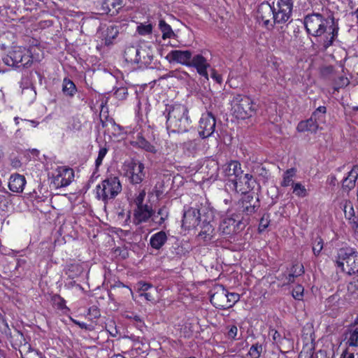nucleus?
Here are the masks:
<instances>
[{"label":"nucleus","mask_w":358,"mask_h":358,"mask_svg":"<svg viewBox=\"0 0 358 358\" xmlns=\"http://www.w3.org/2000/svg\"><path fill=\"white\" fill-rule=\"evenodd\" d=\"M303 24L308 34L317 39L324 50L331 46L338 34L337 29L322 15L313 13L306 15Z\"/></svg>","instance_id":"nucleus-1"},{"label":"nucleus","mask_w":358,"mask_h":358,"mask_svg":"<svg viewBox=\"0 0 358 358\" xmlns=\"http://www.w3.org/2000/svg\"><path fill=\"white\" fill-rule=\"evenodd\" d=\"M187 113V110L184 105H166L163 115L166 118L167 129L178 132L186 131L189 124Z\"/></svg>","instance_id":"nucleus-2"},{"label":"nucleus","mask_w":358,"mask_h":358,"mask_svg":"<svg viewBox=\"0 0 358 358\" xmlns=\"http://www.w3.org/2000/svg\"><path fill=\"white\" fill-rule=\"evenodd\" d=\"M336 266L343 272L352 275L358 272V252L351 247L338 249L336 256Z\"/></svg>","instance_id":"nucleus-3"},{"label":"nucleus","mask_w":358,"mask_h":358,"mask_svg":"<svg viewBox=\"0 0 358 358\" xmlns=\"http://www.w3.org/2000/svg\"><path fill=\"white\" fill-rule=\"evenodd\" d=\"M231 111L237 119L245 120L252 116L256 110L252 100L248 96L236 94L231 100Z\"/></svg>","instance_id":"nucleus-4"},{"label":"nucleus","mask_w":358,"mask_h":358,"mask_svg":"<svg viewBox=\"0 0 358 358\" xmlns=\"http://www.w3.org/2000/svg\"><path fill=\"white\" fill-rule=\"evenodd\" d=\"M122 185L117 176H110L96 186V196L105 203L113 200L122 191Z\"/></svg>","instance_id":"nucleus-5"},{"label":"nucleus","mask_w":358,"mask_h":358,"mask_svg":"<svg viewBox=\"0 0 358 358\" xmlns=\"http://www.w3.org/2000/svg\"><path fill=\"white\" fill-rule=\"evenodd\" d=\"M166 59L170 63H180L194 68L199 75H201V54L192 56L189 50H174L168 53Z\"/></svg>","instance_id":"nucleus-6"},{"label":"nucleus","mask_w":358,"mask_h":358,"mask_svg":"<svg viewBox=\"0 0 358 358\" xmlns=\"http://www.w3.org/2000/svg\"><path fill=\"white\" fill-rule=\"evenodd\" d=\"M3 62L10 66L28 67L32 64V57L29 50L24 47H14L8 54L3 58Z\"/></svg>","instance_id":"nucleus-7"},{"label":"nucleus","mask_w":358,"mask_h":358,"mask_svg":"<svg viewBox=\"0 0 358 358\" xmlns=\"http://www.w3.org/2000/svg\"><path fill=\"white\" fill-rule=\"evenodd\" d=\"M292 7V0H277L276 3H273V21L276 22V24L287 22L291 17Z\"/></svg>","instance_id":"nucleus-8"},{"label":"nucleus","mask_w":358,"mask_h":358,"mask_svg":"<svg viewBox=\"0 0 358 358\" xmlns=\"http://www.w3.org/2000/svg\"><path fill=\"white\" fill-rule=\"evenodd\" d=\"M126 176L131 184L141 183L145 176L144 164L138 161L131 162L127 166Z\"/></svg>","instance_id":"nucleus-9"},{"label":"nucleus","mask_w":358,"mask_h":358,"mask_svg":"<svg viewBox=\"0 0 358 358\" xmlns=\"http://www.w3.org/2000/svg\"><path fill=\"white\" fill-rule=\"evenodd\" d=\"M74 178V171L72 169L66 166H58L55 170L53 183L56 187H66L72 182Z\"/></svg>","instance_id":"nucleus-10"},{"label":"nucleus","mask_w":358,"mask_h":358,"mask_svg":"<svg viewBox=\"0 0 358 358\" xmlns=\"http://www.w3.org/2000/svg\"><path fill=\"white\" fill-rule=\"evenodd\" d=\"M211 303L219 309H227V289L221 285H215L210 292Z\"/></svg>","instance_id":"nucleus-11"},{"label":"nucleus","mask_w":358,"mask_h":358,"mask_svg":"<svg viewBox=\"0 0 358 358\" xmlns=\"http://www.w3.org/2000/svg\"><path fill=\"white\" fill-rule=\"evenodd\" d=\"M242 171L240 162L236 160H232L222 167V174L228 182H231L229 185H231L236 180H237L238 176L242 173Z\"/></svg>","instance_id":"nucleus-12"},{"label":"nucleus","mask_w":358,"mask_h":358,"mask_svg":"<svg viewBox=\"0 0 358 358\" xmlns=\"http://www.w3.org/2000/svg\"><path fill=\"white\" fill-rule=\"evenodd\" d=\"M254 181L252 180V176L249 173H241L237 180L234 181L231 185V188L237 192H241L242 194L246 193L253 188Z\"/></svg>","instance_id":"nucleus-13"},{"label":"nucleus","mask_w":358,"mask_h":358,"mask_svg":"<svg viewBox=\"0 0 358 358\" xmlns=\"http://www.w3.org/2000/svg\"><path fill=\"white\" fill-rule=\"evenodd\" d=\"M201 221V213L199 208L189 207L184 210L182 227L189 229L198 226Z\"/></svg>","instance_id":"nucleus-14"},{"label":"nucleus","mask_w":358,"mask_h":358,"mask_svg":"<svg viewBox=\"0 0 358 358\" xmlns=\"http://www.w3.org/2000/svg\"><path fill=\"white\" fill-rule=\"evenodd\" d=\"M303 273V266L301 264L296 263L285 273L280 274L278 276V280L281 282L282 286H285L293 282L295 278L302 275Z\"/></svg>","instance_id":"nucleus-15"},{"label":"nucleus","mask_w":358,"mask_h":358,"mask_svg":"<svg viewBox=\"0 0 358 358\" xmlns=\"http://www.w3.org/2000/svg\"><path fill=\"white\" fill-rule=\"evenodd\" d=\"M274 14V11L273 9V6L270 5L268 3H262L258 8L257 10V17L261 20L263 24L267 27L271 28L276 24V22H274L273 20V15Z\"/></svg>","instance_id":"nucleus-16"},{"label":"nucleus","mask_w":358,"mask_h":358,"mask_svg":"<svg viewBox=\"0 0 358 358\" xmlns=\"http://www.w3.org/2000/svg\"><path fill=\"white\" fill-rule=\"evenodd\" d=\"M154 210L151 207L145 204L144 206L136 207L134 210L133 222L135 225H139L143 222H146L150 218H152Z\"/></svg>","instance_id":"nucleus-17"},{"label":"nucleus","mask_w":358,"mask_h":358,"mask_svg":"<svg viewBox=\"0 0 358 358\" xmlns=\"http://www.w3.org/2000/svg\"><path fill=\"white\" fill-rule=\"evenodd\" d=\"M215 215L216 213L214 208L210 206V204H207V206H205L204 212L203 213V230L206 227L207 229L205 230V232L208 233V234H210L213 231V225Z\"/></svg>","instance_id":"nucleus-18"},{"label":"nucleus","mask_w":358,"mask_h":358,"mask_svg":"<svg viewBox=\"0 0 358 358\" xmlns=\"http://www.w3.org/2000/svg\"><path fill=\"white\" fill-rule=\"evenodd\" d=\"M241 224V220L238 215H230L222 218L220 222V229L225 234H230L234 230L235 226L237 227Z\"/></svg>","instance_id":"nucleus-19"},{"label":"nucleus","mask_w":358,"mask_h":358,"mask_svg":"<svg viewBox=\"0 0 358 358\" xmlns=\"http://www.w3.org/2000/svg\"><path fill=\"white\" fill-rule=\"evenodd\" d=\"M26 184L24 176L15 173L12 174L9 179L8 187L13 192H22Z\"/></svg>","instance_id":"nucleus-20"},{"label":"nucleus","mask_w":358,"mask_h":358,"mask_svg":"<svg viewBox=\"0 0 358 358\" xmlns=\"http://www.w3.org/2000/svg\"><path fill=\"white\" fill-rule=\"evenodd\" d=\"M131 145L153 154L157 151L155 146L145 139L142 132L137 134L136 140L131 142Z\"/></svg>","instance_id":"nucleus-21"},{"label":"nucleus","mask_w":358,"mask_h":358,"mask_svg":"<svg viewBox=\"0 0 358 358\" xmlns=\"http://www.w3.org/2000/svg\"><path fill=\"white\" fill-rule=\"evenodd\" d=\"M206 166V169H208L206 171V176H203V182H204V179L206 180H215L218 176V163L213 159H208L204 162Z\"/></svg>","instance_id":"nucleus-22"},{"label":"nucleus","mask_w":358,"mask_h":358,"mask_svg":"<svg viewBox=\"0 0 358 358\" xmlns=\"http://www.w3.org/2000/svg\"><path fill=\"white\" fill-rule=\"evenodd\" d=\"M152 59L153 54L151 48L146 46H140L137 62V64L140 65V67L150 65Z\"/></svg>","instance_id":"nucleus-23"},{"label":"nucleus","mask_w":358,"mask_h":358,"mask_svg":"<svg viewBox=\"0 0 358 358\" xmlns=\"http://www.w3.org/2000/svg\"><path fill=\"white\" fill-rule=\"evenodd\" d=\"M123 0H100V10L103 14H108L113 9L117 13L122 7Z\"/></svg>","instance_id":"nucleus-24"},{"label":"nucleus","mask_w":358,"mask_h":358,"mask_svg":"<svg viewBox=\"0 0 358 358\" xmlns=\"http://www.w3.org/2000/svg\"><path fill=\"white\" fill-rule=\"evenodd\" d=\"M345 217L352 224L355 229H358V217L355 216V210L350 201H345L343 205Z\"/></svg>","instance_id":"nucleus-25"},{"label":"nucleus","mask_w":358,"mask_h":358,"mask_svg":"<svg viewBox=\"0 0 358 358\" xmlns=\"http://www.w3.org/2000/svg\"><path fill=\"white\" fill-rule=\"evenodd\" d=\"M4 332L7 336H10L12 345L15 349L27 343L23 334L17 329H15L13 334H11L10 331L9 333L8 330H4Z\"/></svg>","instance_id":"nucleus-26"},{"label":"nucleus","mask_w":358,"mask_h":358,"mask_svg":"<svg viewBox=\"0 0 358 358\" xmlns=\"http://www.w3.org/2000/svg\"><path fill=\"white\" fill-rule=\"evenodd\" d=\"M215 117L212 113H208L204 127H203V138H207L213 134L215 127Z\"/></svg>","instance_id":"nucleus-27"},{"label":"nucleus","mask_w":358,"mask_h":358,"mask_svg":"<svg viewBox=\"0 0 358 358\" xmlns=\"http://www.w3.org/2000/svg\"><path fill=\"white\" fill-rule=\"evenodd\" d=\"M119 34V29L118 27L115 25L108 26L106 30L103 31L102 36L103 40L104 41V44L106 45H109L113 43V41L117 36Z\"/></svg>","instance_id":"nucleus-28"},{"label":"nucleus","mask_w":358,"mask_h":358,"mask_svg":"<svg viewBox=\"0 0 358 358\" xmlns=\"http://www.w3.org/2000/svg\"><path fill=\"white\" fill-rule=\"evenodd\" d=\"M167 236L164 231H160L153 234L150 239V244L152 248L159 250L166 242Z\"/></svg>","instance_id":"nucleus-29"},{"label":"nucleus","mask_w":358,"mask_h":358,"mask_svg":"<svg viewBox=\"0 0 358 358\" xmlns=\"http://www.w3.org/2000/svg\"><path fill=\"white\" fill-rule=\"evenodd\" d=\"M139 47L130 45L126 48L124 50V59L126 62L131 64H137Z\"/></svg>","instance_id":"nucleus-30"},{"label":"nucleus","mask_w":358,"mask_h":358,"mask_svg":"<svg viewBox=\"0 0 358 358\" xmlns=\"http://www.w3.org/2000/svg\"><path fill=\"white\" fill-rule=\"evenodd\" d=\"M345 299L349 301L358 299V280L352 281L348 285Z\"/></svg>","instance_id":"nucleus-31"},{"label":"nucleus","mask_w":358,"mask_h":358,"mask_svg":"<svg viewBox=\"0 0 358 358\" xmlns=\"http://www.w3.org/2000/svg\"><path fill=\"white\" fill-rule=\"evenodd\" d=\"M157 215L154 214L153 217L152 218V222L155 224L162 226L164 222L168 220L169 216V208L166 206H163L159 208L157 212Z\"/></svg>","instance_id":"nucleus-32"},{"label":"nucleus","mask_w":358,"mask_h":358,"mask_svg":"<svg viewBox=\"0 0 358 358\" xmlns=\"http://www.w3.org/2000/svg\"><path fill=\"white\" fill-rule=\"evenodd\" d=\"M209 66L206 64L204 59H203V78H205L206 80H208V77H210L217 83L220 84L222 82V76L218 74L213 69L208 68Z\"/></svg>","instance_id":"nucleus-33"},{"label":"nucleus","mask_w":358,"mask_h":358,"mask_svg":"<svg viewBox=\"0 0 358 358\" xmlns=\"http://www.w3.org/2000/svg\"><path fill=\"white\" fill-rule=\"evenodd\" d=\"M296 169L291 168L286 170L282 175V180L281 181V186L287 187L288 186H292L296 182H294L293 178L296 174Z\"/></svg>","instance_id":"nucleus-34"},{"label":"nucleus","mask_w":358,"mask_h":358,"mask_svg":"<svg viewBox=\"0 0 358 358\" xmlns=\"http://www.w3.org/2000/svg\"><path fill=\"white\" fill-rule=\"evenodd\" d=\"M268 336L271 337L273 343L276 345L279 348L283 345L285 341L289 343V339H287L285 336H282L277 330L271 327L269 329Z\"/></svg>","instance_id":"nucleus-35"},{"label":"nucleus","mask_w":358,"mask_h":358,"mask_svg":"<svg viewBox=\"0 0 358 358\" xmlns=\"http://www.w3.org/2000/svg\"><path fill=\"white\" fill-rule=\"evenodd\" d=\"M76 91L77 88L74 83L71 80L65 78L62 83V92L64 94L70 97H73Z\"/></svg>","instance_id":"nucleus-36"},{"label":"nucleus","mask_w":358,"mask_h":358,"mask_svg":"<svg viewBox=\"0 0 358 358\" xmlns=\"http://www.w3.org/2000/svg\"><path fill=\"white\" fill-rule=\"evenodd\" d=\"M358 173L356 171L352 170L348 173L347 177L343 180V187L346 189H352L355 186Z\"/></svg>","instance_id":"nucleus-37"},{"label":"nucleus","mask_w":358,"mask_h":358,"mask_svg":"<svg viewBox=\"0 0 358 358\" xmlns=\"http://www.w3.org/2000/svg\"><path fill=\"white\" fill-rule=\"evenodd\" d=\"M318 129L317 123L311 117L306 121H301L297 126V129L299 131L316 132Z\"/></svg>","instance_id":"nucleus-38"},{"label":"nucleus","mask_w":358,"mask_h":358,"mask_svg":"<svg viewBox=\"0 0 358 358\" xmlns=\"http://www.w3.org/2000/svg\"><path fill=\"white\" fill-rule=\"evenodd\" d=\"M292 194L299 198H305L308 196V189L301 182H296L292 186Z\"/></svg>","instance_id":"nucleus-39"},{"label":"nucleus","mask_w":358,"mask_h":358,"mask_svg":"<svg viewBox=\"0 0 358 358\" xmlns=\"http://www.w3.org/2000/svg\"><path fill=\"white\" fill-rule=\"evenodd\" d=\"M159 29L162 34V38H171L176 36L171 27L167 24L165 20H160L159 22Z\"/></svg>","instance_id":"nucleus-40"},{"label":"nucleus","mask_w":358,"mask_h":358,"mask_svg":"<svg viewBox=\"0 0 358 358\" xmlns=\"http://www.w3.org/2000/svg\"><path fill=\"white\" fill-rule=\"evenodd\" d=\"M242 333L238 331V327L235 324H229L226 327L225 336L231 341H237L241 339Z\"/></svg>","instance_id":"nucleus-41"},{"label":"nucleus","mask_w":358,"mask_h":358,"mask_svg":"<svg viewBox=\"0 0 358 358\" xmlns=\"http://www.w3.org/2000/svg\"><path fill=\"white\" fill-rule=\"evenodd\" d=\"M10 194L7 191L0 190V214H5L10 204Z\"/></svg>","instance_id":"nucleus-42"},{"label":"nucleus","mask_w":358,"mask_h":358,"mask_svg":"<svg viewBox=\"0 0 358 358\" xmlns=\"http://www.w3.org/2000/svg\"><path fill=\"white\" fill-rule=\"evenodd\" d=\"M326 107L319 106L313 113L311 118L317 123L318 128L325 120Z\"/></svg>","instance_id":"nucleus-43"},{"label":"nucleus","mask_w":358,"mask_h":358,"mask_svg":"<svg viewBox=\"0 0 358 358\" xmlns=\"http://www.w3.org/2000/svg\"><path fill=\"white\" fill-rule=\"evenodd\" d=\"M346 344L350 347L358 346V327L349 331V336L348 337Z\"/></svg>","instance_id":"nucleus-44"},{"label":"nucleus","mask_w":358,"mask_h":358,"mask_svg":"<svg viewBox=\"0 0 358 358\" xmlns=\"http://www.w3.org/2000/svg\"><path fill=\"white\" fill-rule=\"evenodd\" d=\"M227 309L234 306L239 300L240 295L237 293L229 292L227 289Z\"/></svg>","instance_id":"nucleus-45"},{"label":"nucleus","mask_w":358,"mask_h":358,"mask_svg":"<svg viewBox=\"0 0 358 358\" xmlns=\"http://www.w3.org/2000/svg\"><path fill=\"white\" fill-rule=\"evenodd\" d=\"M82 272L81 267L78 264H71L69 266L66 270V273L68 275L69 278L73 279L76 277L78 276Z\"/></svg>","instance_id":"nucleus-46"},{"label":"nucleus","mask_w":358,"mask_h":358,"mask_svg":"<svg viewBox=\"0 0 358 358\" xmlns=\"http://www.w3.org/2000/svg\"><path fill=\"white\" fill-rule=\"evenodd\" d=\"M262 352V345L255 343L252 345L249 350V355L251 358H259Z\"/></svg>","instance_id":"nucleus-47"},{"label":"nucleus","mask_w":358,"mask_h":358,"mask_svg":"<svg viewBox=\"0 0 358 358\" xmlns=\"http://www.w3.org/2000/svg\"><path fill=\"white\" fill-rule=\"evenodd\" d=\"M20 120H21L23 122L22 128H23L24 129H28L30 126L32 127H36L38 124V122H37V121L22 120V119H20L18 117H15L14 118V121L17 125H18L20 124Z\"/></svg>","instance_id":"nucleus-48"},{"label":"nucleus","mask_w":358,"mask_h":358,"mask_svg":"<svg viewBox=\"0 0 358 358\" xmlns=\"http://www.w3.org/2000/svg\"><path fill=\"white\" fill-rule=\"evenodd\" d=\"M152 26L151 24H140L137 27V31L140 35L145 36L148 34H150L152 32Z\"/></svg>","instance_id":"nucleus-49"},{"label":"nucleus","mask_w":358,"mask_h":358,"mask_svg":"<svg viewBox=\"0 0 358 358\" xmlns=\"http://www.w3.org/2000/svg\"><path fill=\"white\" fill-rule=\"evenodd\" d=\"M108 151V149L106 146L100 148L98 153V157L95 161V166L96 168H99L101 165L102 161L105 156L106 155Z\"/></svg>","instance_id":"nucleus-50"},{"label":"nucleus","mask_w":358,"mask_h":358,"mask_svg":"<svg viewBox=\"0 0 358 358\" xmlns=\"http://www.w3.org/2000/svg\"><path fill=\"white\" fill-rule=\"evenodd\" d=\"M323 248V241L321 238H315L313 245V251L315 256H318Z\"/></svg>","instance_id":"nucleus-51"},{"label":"nucleus","mask_w":358,"mask_h":358,"mask_svg":"<svg viewBox=\"0 0 358 358\" xmlns=\"http://www.w3.org/2000/svg\"><path fill=\"white\" fill-rule=\"evenodd\" d=\"M304 289L301 285H297L292 290V296L296 300H301Z\"/></svg>","instance_id":"nucleus-52"},{"label":"nucleus","mask_w":358,"mask_h":358,"mask_svg":"<svg viewBox=\"0 0 358 358\" xmlns=\"http://www.w3.org/2000/svg\"><path fill=\"white\" fill-rule=\"evenodd\" d=\"M127 94V89L124 87H120L117 89L114 92V95L115 96V97L120 100H123L126 99Z\"/></svg>","instance_id":"nucleus-53"},{"label":"nucleus","mask_w":358,"mask_h":358,"mask_svg":"<svg viewBox=\"0 0 358 358\" xmlns=\"http://www.w3.org/2000/svg\"><path fill=\"white\" fill-rule=\"evenodd\" d=\"M145 196V190H141L138 194L134 199V203L136 205V207L144 206L143 201Z\"/></svg>","instance_id":"nucleus-54"},{"label":"nucleus","mask_w":358,"mask_h":358,"mask_svg":"<svg viewBox=\"0 0 358 358\" xmlns=\"http://www.w3.org/2000/svg\"><path fill=\"white\" fill-rule=\"evenodd\" d=\"M88 315L93 319H97L101 315L99 308L95 306H92L88 309Z\"/></svg>","instance_id":"nucleus-55"},{"label":"nucleus","mask_w":358,"mask_h":358,"mask_svg":"<svg viewBox=\"0 0 358 358\" xmlns=\"http://www.w3.org/2000/svg\"><path fill=\"white\" fill-rule=\"evenodd\" d=\"M72 322L78 325L80 328L83 329H85V330H88V331H92L93 329L92 325L90 324H87L85 322H79L76 320H73V319H71Z\"/></svg>","instance_id":"nucleus-56"},{"label":"nucleus","mask_w":358,"mask_h":358,"mask_svg":"<svg viewBox=\"0 0 358 358\" xmlns=\"http://www.w3.org/2000/svg\"><path fill=\"white\" fill-rule=\"evenodd\" d=\"M268 223L269 222L267 218H265L264 217H262L259 224V230L260 231L265 230L268 226Z\"/></svg>","instance_id":"nucleus-57"},{"label":"nucleus","mask_w":358,"mask_h":358,"mask_svg":"<svg viewBox=\"0 0 358 358\" xmlns=\"http://www.w3.org/2000/svg\"><path fill=\"white\" fill-rule=\"evenodd\" d=\"M350 81L348 78L341 76L339 78L337 85H338L339 87H343L348 85Z\"/></svg>","instance_id":"nucleus-58"},{"label":"nucleus","mask_w":358,"mask_h":358,"mask_svg":"<svg viewBox=\"0 0 358 358\" xmlns=\"http://www.w3.org/2000/svg\"><path fill=\"white\" fill-rule=\"evenodd\" d=\"M139 291L140 292H147L149 289L152 288V285L147 282H139Z\"/></svg>","instance_id":"nucleus-59"},{"label":"nucleus","mask_w":358,"mask_h":358,"mask_svg":"<svg viewBox=\"0 0 358 358\" xmlns=\"http://www.w3.org/2000/svg\"><path fill=\"white\" fill-rule=\"evenodd\" d=\"M58 299H59V301L57 302V306L58 308H59L61 310L67 308V307L66 306V301L63 298L60 297L59 296H58Z\"/></svg>","instance_id":"nucleus-60"},{"label":"nucleus","mask_w":358,"mask_h":358,"mask_svg":"<svg viewBox=\"0 0 358 358\" xmlns=\"http://www.w3.org/2000/svg\"><path fill=\"white\" fill-rule=\"evenodd\" d=\"M127 317L129 319H132L134 321L141 324L142 325L144 324L141 317L138 315L131 314V315H127Z\"/></svg>","instance_id":"nucleus-61"},{"label":"nucleus","mask_w":358,"mask_h":358,"mask_svg":"<svg viewBox=\"0 0 358 358\" xmlns=\"http://www.w3.org/2000/svg\"><path fill=\"white\" fill-rule=\"evenodd\" d=\"M140 296H143L147 301H151L154 300V297L150 292H141Z\"/></svg>","instance_id":"nucleus-62"},{"label":"nucleus","mask_w":358,"mask_h":358,"mask_svg":"<svg viewBox=\"0 0 358 358\" xmlns=\"http://www.w3.org/2000/svg\"><path fill=\"white\" fill-rule=\"evenodd\" d=\"M340 358H355V355L354 353L349 352L346 349L343 352Z\"/></svg>","instance_id":"nucleus-63"},{"label":"nucleus","mask_w":358,"mask_h":358,"mask_svg":"<svg viewBox=\"0 0 358 358\" xmlns=\"http://www.w3.org/2000/svg\"><path fill=\"white\" fill-rule=\"evenodd\" d=\"M243 211H245L248 214H251L255 211V207L250 205L243 207Z\"/></svg>","instance_id":"nucleus-64"}]
</instances>
